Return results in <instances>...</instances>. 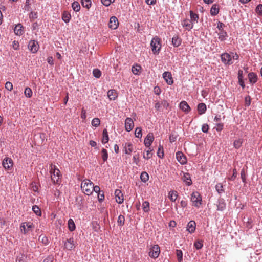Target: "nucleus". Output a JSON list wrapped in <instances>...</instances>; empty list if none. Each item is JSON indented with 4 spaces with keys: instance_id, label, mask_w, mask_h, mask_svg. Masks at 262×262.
<instances>
[{
    "instance_id": "nucleus-1",
    "label": "nucleus",
    "mask_w": 262,
    "mask_h": 262,
    "mask_svg": "<svg viewBox=\"0 0 262 262\" xmlns=\"http://www.w3.org/2000/svg\"><path fill=\"white\" fill-rule=\"evenodd\" d=\"M150 46L153 54L158 55L161 48V39L158 36L152 38L150 42Z\"/></svg>"
},
{
    "instance_id": "nucleus-2",
    "label": "nucleus",
    "mask_w": 262,
    "mask_h": 262,
    "mask_svg": "<svg viewBox=\"0 0 262 262\" xmlns=\"http://www.w3.org/2000/svg\"><path fill=\"white\" fill-rule=\"evenodd\" d=\"M93 183L89 180H85L82 182L81 187L83 192L86 195H91L93 192Z\"/></svg>"
},
{
    "instance_id": "nucleus-3",
    "label": "nucleus",
    "mask_w": 262,
    "mask_h": 262,
    "mask_svg": "<svg viewBox=\"0 0 262 262\" xmlns=\"http://www.w3.org/2000/svg\"><path fill=\"white\" fill-rule=\"evenodd\" d=\"M191 201L193 205L196 207H200L202 204V196L198 191L193 192L191 195Z\"/></svg>"
},
{
    "instance_id": "nucleus-4",
    "label": "nucleus",
    "mask_w": 262,
    "mask_h": 262,
    "mask_svg": "<svg viewBox=\"0 0 262 262\" xmlns=\"http://www.w3.org/2000/svg\"><path fill=\"white\" fill-rule=\"evenodd\" d=\"M51 179L54 183H57L59 178L60 172L58 168H56L55 165H53L52 164L51 165Z\"/></svg>"
},
{
    "instance_id": "nucleus-5",
    "label": "nucleus",
    "mask_w": 262,
    "mask_h": 262,
    "mask_svg": "<svg viewBox=\"0 0 262 262\" xmlns=\"http://www.w3.org/2000/svg\"><path fill=\"white\" fill-rule=\"evenodd\" d=\"M160 253V248L157 244L152 246L149 249L148 255L154 259L158 258Z\"/></svg>"
},
{
    "instance_id": "nucleus-6",
    "label": "nucleus",
    "mask_w": 262,
    "mask_h": 262,
    "mask_svg": "<svg viewBox=\"0 0 262 262\" xmlns=\"http://www.w3.org/2000/svg\"><path fill=\"white\" fill-rule=\"evenodd\" d=\"M221 60L225 64L231 65L233 63L232 57L230 54L228 53H224L221 56Z\"/></svg>"
},
{
    "instance_id": "nucleus-7",
    "label": "nucleus",
    "mask_w": 262,
    "mask_h": 262,
    "mask_svg": "<svg viewBox=\"0 0 262 262\" xmlns=\"http://www.w3.org/2000/svg\"><path fill=\"white\" fill-rule=\"evenodd\" d=\"M28 47L32 53H35L38 50L39 45L38 42L34 40H30L28 43Z\"/></svg>"
},
{
    "instance_id": "nucleus-8",
    "label": "nucleus",
    "mask_w": 262,
    "mask_h": 262,
    "mask_svg": "<svg viewBox=\"0 0 262 262\" xmlns=\"http://www.w3.org/2000/svg\"><path fill=\"white\" fill-rule=\"evenodd\" d=\"M2 165L6 170H10L13 165V160L8 157H6L3 161Z\"/></svg>"
},
{
    "instance_id": "nucleus-9",
    "label": "nucleus",
    "mask_w": 262,
    "mask_h": 262,
    "mask_svg": "<svg viewBox=\"0 0 262 262\" xmlns=\"http://www.w3.org/2000/svg\"><path fill=\"white\" fill-rule=\"evenodd\" d=\"M64 248L68 250H71L75 248L74 238L73 237L67 239L64 241Z\"/></svg>"
},
{
    "instance_id": "nucleus-10",
    "label": "nucleus",
    "mask_w": 262,
    "mask_h": 262,
    "mask_svg": "<svg viewBox=\"0 0 262 262\" xmlns=\"http://www.w3.org/2000/svg\"><path fill=\"white\" fill-rule=\"evenodd\" d=\"M134 126L133 119L131 118L127 117L125 121V128L127 132L131 131Z\"/></svg>"
},
{
    "instance_id": "nucleus-11",
    "label": "nucleus",
    "mask_w": 262,
    "mask_h": 262,
    "mask_svg": "<svg viewBox=\"0 0 262 262\" xmlns=\"http://www.w3.org/2000/svg\"><path fill=\"white\" fill-rule=\"evenodd\" d=\"M163 77L169 85H171L173 83L172 75L169 72H164L163 74Z\"/></svg>"
},
{
    "instance_id": "nucleus-12",
    "label": "nucleus",
    "mask_w": 262,
    "mask_h": 262,
    "mask_svg": "<svg viewBox=\"0 0 262 262\" xmlns=\"http://www.w3.org/2000/svg\"><path fill=\"white\" fill-rule=\"evenodd\" d=\"M118 20L116 17L112 16L108 23L109 27L112 29H116L118 26Z\"/></svg>"
},
{
    "instance_id": "nucleus-13",
    "label": "nucleus",
    "mask_w": 262,
    "mask_h": 262,
    "mask_svg": "<svg viewBox=\"0 0 262 262\" xmlns=\"http://www.w3.org/2000/svg\"><path fill=\"white\" fill-rule=\"evenodd\" d=\"M176 158L181 164L183 165L187 163L186 156L181 151L176 153Z\"/></svg>"
},
{
    "instance_id": "nucleus-14",
    "label": "nucleus",
    "mask_w": 262,
    "mask_h": 262,
    "mask_svg": "<svg viewBox=\"0 0 262 262\" xmlns=\"http://www.w3.org/2000/svg\"><path fill=\"white\" fill-rule=\"evenodd\" d=\"M115 196L116 202L119 204H122L123 202V194L121 190L116 189L115 191Z\"/></svg>"
},
{
    "instance_id": "nucleus-15",
    "label": "nucleus",
    "mask_w": 262,
    "mask_h": 262,
    "mask_svg": "<svg viewBox=\"0 0 262 262\" xmlns=\"http://www.w3.org/2000/svg\"><path fill=\"white\" fill-rule=\"evenodd\" d=\"M154 138L153 134L152 133H149L146 137L145 138L144 143L145 146L147 147H149L151 145L153 141H154Z\"/></svg>"
},
{
    "instance_id": "nucleus-16",
    "label": "nucleus",
    "mask_w": 262,
    "mask_h": 262,
    "mask_svg": "<svg viewBox=\"0 0 262 262\" xmlns=\"http://www.w3.org/2000/svg\"><path fill=\"white\" fill-rule=\"evenodd\" d=\"M226 203L224 199H219L216 204L217 210L218 211H223L226 208Z\"/></svg>"
},
{
    "instance_id": "nucleus-17",
    "label": "nucleus",
    "mask_w": 262,
    "mask_h": 262,
    "mask_svg": "<svg viewBox=\"0 0 262 262\" xmlns=\"http://www.w3.org/2000/svg\"><path fill=\"white\" fill-rule=\"evenodd\" d=\"M182 179L183 182L186 183V184L188 186H190L192 185V182L191 180L190 175L189 173H183V176H182Z\"/></svg>"
},
{
    "instance_id": "nucleus-18",
    "label": "nucleus",
    "mask_w": 262,
    "mask_h": 262,
    "mask_svg": "<svg viewBox=\"0 0 262 262\" xmlns=\"http://www.w3.org/2000/svg\"><path fill=\"white\" fill-rule=\"evenodd\" d=\"M180 108L185 113H188L190 111V107L185 101H182L179 104Z\"/></svg>"
},
{
    "instance_id": "nucleus-19",
    "label": "nucleus",
    "mask_w": 262,
    "mask_h": 262,
    "mask_svg": "<svg viewBox=\"0 0 262 262\" xmlns=\"http://www.w3.org/2000/svg\"><path fill=\"white\" fill-rule=\"evenodd\" d=\"M196 227V223L194 221H190L187 224V230L190 233H192L195 231Z\"/></svg>"
},
{
    "instance_id": "nucleus-20",
    "label": "nucleus",
    "mask_w": 262,
    "mask_h": 262,
    "mask_svg": "<svg viewBox=\"0 0 262 262\" xmlns=\"http://www.w3.org/2000/svg\"><path fill=\"white\" fill-rule=\"evenodd\" d=\"M133 150V145L131 143H126L124 146V152L125 154L130 155Z\"/></svg>"
},
{
    "instance_id": "nucleus-21",
    "label": "nucleus",
    "mask_w": 262,
    "mask_h": 262,
    "mask_svg": "<svg viewBox=\"0 0 262 262\" xmlns=\"http://www.w3.org/2000/svg\"><path fill=\"white\" fill-rule=\"evenodd\" d=\"M23 26L21 24L16 25L14 29V32L17 35H21L24 33Z\"/></svg>"
},
{
    "instance_id": "nucleus-22",
    "label": "nucleus",
    "mask_w": 262,
    "mask_h": 262,
    "mask_svg": "<svg viewBox=\"0 0 262 262\" xmlns=\"http://www.w3.org/2000/svg\"><path fill=\"white\" fill-rule=\"evenodd\" d=\"M182 42L181 38L178 35L174 36L172 38V43L174 47H178Z\"/></svg>"
},
{
    "instance_id": "nucleus-23",
    "label": "nucleus",
    "mask_w": 262,
    "mask_h": 262,
    "mask_svg": "<svg viewBox=\"0 0 262 262\" xmlns=\"http://www.w3.org/2000/svg\"><path fill=\"white\" fill-rule=\"evenodd\" d=\"M182 25L183 27H185L186 30H190L193 26L192 23H191L190 20L189 19H185L182 22Z\"/></svg>"
},
{
    "instance_id": "nucleus-24",
    "label": "nucleus",
    "mask_w": 262,
    "mask_h": 262,
    "mask_svg": "<svg viewBox=\"0 0 262 262\" xmlns=\"http://www.w3.org/2000/svg\"><path fill=\"white\" fill-rule=\"evenodd\" d=\"M218 38L221 41H225L228 37V34L226 31L223 30L217 32Z\"/></svg>"
},
{
    "instance_id": "nucleus-25",
    "label": "nucleus",
    "mask_w": 262,
    "mask_h": 262,
    "mask_svg": "<svg viewBox=\"0 0 262 262\" xmlns=\"http://www.w3.org/2000/svg\"><path fill=\"white\" fill-rule=\"evenodd\" d=\"M219 12V7L218 5L214 4H213L210 9V14L211 16H215Z\"/></svg>"
},
{
    "instance_id": "nucleus-26",
    "label": "nucleus",
    "mask_w": 262,
    "mask_h": 262,
    "mask_svg": "<svg viewBox=\"0 0 262 262\" xmlns=\"http://www.w3.org/2000/svg\"><path fill=\"white\" fill-rule=\"evenodd\" d=\"M107 96L110 100H114L117 97V93L115 90H110L107 92Z\"/></svg>"
},
{
    "instance_id": "nucleus-27",
    "label": "nucleus",
    "mask_w": 262,
    "mask_h": 262,
    "mask_svg": "<svg viewBox=\"0 0 262 262\" xmlns=\"http://www.w3.org/2000/svg\"><path fill=\"white\" fill-rule=\"evenodd\" d=\"M206 111V105L204 103H200L198 105V111L200 115H202L205 113Z\"/></svg>"
},
{
    "instance_id": "nucleus-28",
    "label": "nucleus",
    "mask_w": 262,
    "mask_h": 262,
    "mask_svg": "<svg viewBox=\"0 0 262 262\" xmlns=\"http://www.w3.org/2000/svg\"><path fill=\"white\" fill-rule=\"evenodd\" d=\"M178 192L174 190H170L168 193V198L172 201L174 202L178 197Z\"/></svg>"
},
{
    "instance_id": "nucleus-29",
    "label": "nucleus",
    "mask_w": 262,
    "mask_h": 262,
    "mask_svg": "<svg viewBox=\"0 0 262 262\" xmlns=\"http://www.w3.org/2000/svg\"><path fill=\"white\" fill-rule=\"evenodd\" d=\"M71 18V15L70 12L68 11H64L62 13V19L66 23L70 21Z\"/></svg>"
},
{
    "instance_id": "nucleus-30",
    "label": "nucleus",
    "mask_w": 262,
    "mask_h": 262,
    "mask_svg": "<svg viewBox=\"0 0 262 262\" xmlns=\"http://www.w3.org/2000/svg\"><path fill=\"white\" fill-rule=\"evenodd\" d=\"M248 78H249V82L253 84L257 82V76L255 73H254L253 72H251L248 74Z\"/></svg>"
},
{
    "instance_id": "nucleus-31",
    "label": "nucleus",
    "mask_w": 262,
    "mask_h": 262,
    "mask_svg": "<svg viewBox=\"0 0 262 262\" xmlns=\"http://www.w3.org/2000/svg\"><path fill=\"white\" fill-rule=\"evenodd\" d=\"M102 135H103V137L102 139V142L103 143H106L107 142H108L109 137H108L107 129L106 128L103 129Z\"/></svg>"
},
{
    "instance_id": "nucleus-32",
    "label": "nucleus",
    "mask_w": 262,
    "mask_h": 262,
    "mask_svg": "<svg viewBox=\"0 0 262 262\" xmlns=\"http://www.w3.org/2000/svg\"><path fill=\"white\" fill-rule=\"evenodd\" d=\"M68 228L70 231H73L75 230L76 226L74 222L72 219H70L68 222Z\"/></svg>"
},
{
    "instance_id": "nucleus-33",
    "label": "nucleus",
    "mask_w": 262,
    "mask_h": 262,
    "mask_svg": "<svg viewBox=\"0 0 262 262\" xmlns=\"http://www.w3.org/2000/svg\"><path fill=\"white\" fill-rule=\"evenodd\" d=\"M190 16L191 18V20L192 22H198L199 20V15L198 14L194 13L192 11H190Z\"/></svg>"
},
{
    "instance_id": "nucleus-34",
    "label": "nucleus",
    "mask_w": 262,
    "mask_h": 262,
    "mask_svg": "<svg viewBox=\"0 0 262 262\" xmlns=\"http://www.w3.org/2000/svg\"><path fill=\"white\" fill-rule=\"evenodd\" d=\"M38 240L45 245H47L49 244V239L48 237L43 234H41L39 236Z\"/></svg>"
},
{
    "instance_id": "nucleus-35",
    "label": "nucleus",
    "mask_w": 262,
    "mask_h": 262,
    "mask_svg": "<svg viewBox=\"0 0 262 262\" xmlns=\"http://www.w3.org/2000/svg\"><path fill=\"white\" fill-rule=\"evenodd\" d=\"M141 67L136 64L132 67V71L134 74L135 75H139V72L141 70Z\"/></svg>"
},
{
    "instance_id": "nucleus-36",
    "label": "nucleus",
    "mask_w": 262,
    "mask_h": 262,
    "mask_svg": "<svg viewBox=\"0 0 262 262\" xmlns=\"http://www.w3.org/2000/svg\"><path fill=\"white\" fill-rule=\"evenodd\" d=\"M81 5L83 7L89 9L92 5L91 0H81Z\"/></svg>"
},
{
    "instance_id": "nucleus-37",
    "label": "nucleus",
    "mask_w": 262,
    "mask_h": 262,
    "mask_svg": "<svg viewBox=\"0 0 262 262\" xmlns=\"http://www.w3.org/2000/svg\"><path fill=\"white\" fill-rule=\"evenodd\" d=\"M243 139H238L237 140H236L233 142V146L236 149L239 148L243 143Z\"/></svg>"
},
{
    "instance_id": "nucleus-38",
    "label": "nucleus",
    "mask_w": 262,
    "mask_h": 262,
    "mask_svg": "<svg viewBox=\"0 0 262 262\" xmlns=\"http://www.w3.org/2000/svg\"><path fill=\"white\" fill-rule=\"evenodd\" d=\"M72 7L73 10L75 12H79L80 10V4L77 1H75L72 4Z\"/></svg>"
},
{
    "instance_id": "nucleus-39",
    "label": "nucleus",
    "mask_w": 262,
    "mask_h": 262,
    "mask_svg": "<svg viewBox=\"0 0 262 262\" xmlns=\"http://www.w3.org/2000/svg\"><path fill=\"white\" fill-rule=\"evenodd\" d=\"M140 179L142 182L145 183L149 180V175L146 172H142L140 175Z\"/></svg>"
},
{
    "instance_id": "nucleus-40",
    "label": "nucleus",
    "mask_w": 262,
    "mask_h": 262,
    "mask_svg": "<svg viewBox=\"0 0 262 262\" xmlns=\"http://www.w3.org/2000/svg\"><path fill=\"white\" fill-rule=\"evenodd\" d=\"M142 208L145 212H148L149 211V203L148 201H144L142 203Z\"/></svg>"
},
{
    "instance_id": "nucleus-41",
    "label": "nucleus",
    "mask_w": 262,
    "mask_h": 262,
    "mask_svg": "<svg viewBox=\"0 0 262 262\" xmlns=\"http://www.w3.org/2000/svg\"><path fill=\"white\" fill-rule=\"evenodd\" d=\"M125 217L122 215H120L117 220V223L118 226H122L124 225Z\"/></svg>"
},
{
    "instance_id": "nucleus-42",
    "label": "nucleus",
    "mask_w": 262,
    "mask_h": 262,
    "mask_svg": "<svg viewBox=\"0 0 262 262\" xmlns=\"http://www.w3.org/2000/svg\"><path fill=\"white\" fill-rule=\"evenodd\" d=\"M33 211L38 216L41 215V211L39 207L37 205H34L32 207Z\"/></svg>"
},
{
    "instance_id": "nucleus-43",
    "label": "nucleus",
    "mask_w": 262,
    "mask_h": 262,
    "mask_svg": "<svg viewBox=\"0 0 262 262\" xmlns=\"http://www.w3.org/2000/svg\"><path fill=\"white\" fill-rule=\"evenodd\" d=\"M176 255L178 262H182L183 260V252L181 250H176Z\"/></svg>"
},
{
    "instance_id": "nucleus-44",
    "label": "nucleus",
    "mask_w": 262,
    "mask_h": 262,
    "mask_svg": "<svg viewBox=\"0 0 262 262\" xmlns=\"http://www.w3.org/2000/svg\"><path fill=\"white\" fill-rule=\"evenodd\" d=\"M101 156L104 162L107 161L108 158V154L106 149L103 148L101 150Z\"/></svg>"
},
{
    "instance_id": "nucleus-45",
    "label": "nucleus",
    "mask_w": 262,
    "mask_h": 262,
    "mask_svg": "<svg viewBox=\"0 0 262 262\" xmlns=\"http://www.w3.org/2000/svg\"><path fill=\"white\" fill-rule=\"evenodd\" d=\"M24 94L26 97L31 98L32 96V90L29 87L26 88L24 91Z\"/></svg>"
},
{
    "instance_id": "nucleus-46",
    "label": "nucleus",
    "mask_w": 262,
    "mask_h": 262,
    "mask_svg": "<svg viewBox=\"0 0 262 262\" xmlns=\"http://www.w3.org/2000/svg\"><path fill=\"white\" fill-rule=\"evenodd\" d=\"M135 135L138 138L142 137V129L141 127H137L135 130Z\"/></svg>"
},
{
    "instance_id": "nucleus-47",
    "label": "nucleus",
    "mask_w": 262,
    "mask_h": 262,
    "mask_svg": "<svg viewBox=\"0 0 262 262\" xmlns=\"http://www.w3.org/2000/svg\"><path fill=\"white\" fill-rule=\"evenodd\" d=\"M157 156L160 158H162L164 156L163 148V146L161 145H159L158 148Z\"/></svg>"
},
{
    "instance_id": "nucleus-48",
    "label": "nucleus",
    "mask_w": 262,
    "mask_h": 262,
    "mask_svg": "<svg viewBox=\"0 0 262 262\" xmlns=\"http://www.w3.org/2000/svg\"><path fill=\"white\" fill-rule=\"evenodd\" d=\"M223 186L221 183H217L215 186V189L217 191V192L219 194L222 193L224 191V189H223Z\"/></svg>"
},
{
    "instance_id": "nucleus-49",
    "label": "nucleus",
    "mask_w": 262,
    "mask_h": 262,
    "mask_svg": "<svg viewBox=\"0 0 262 262\" xmlns=\"http://www.w3.org/2000/svg\"><path fill=\"white\" fill-rule=\"evenodd\" d=\"M93 74L95 77L99 78L101 75V72L98 69H95L93 70Z\"/></svg>"
},
{
    "instance_id": "nucleus-50",
    "label": "nucleus",
    "mask_w": 262,
    "mask_h": 262,
    "mask_svg": "<svg viewBox=\"0 0 262 262\" xmlns=\"http://www.w3.org/2000/svg\"><path fill=\"white\" fill-rule=\"evenodd\" d=\"M100 124V120L98 118H94L92 121V125L95 127H98Z\"/></svg>"
},
{
    "instance_id": "nucleus-51",
    "label": "nucleus",
    "mask_w": 262,
    "mask_h": 262,
    "mask_svg": "<svg viewBox=\"0 0 262 262\" xmlns=\"http://www.w3.org/2000/svg\"><path fill=\"white\" fill-rule=\"evenodd\" d=\"M152 150H151L150 148H149L148 150L146 151V155L145 156L143 154V158L146 159L147 160L149 159L152 157V154L151 153Z\"/></svg>"
},
{
    "instance_id": "nucleus-52",
    "label": "nucleus",
    "mask_w": 262,
    "mask_h": 262,
    "mask_svg": "<svg viewBox=\"0 0 262 262\" xmlns=\"http://www.w3.org/2000/svg\"><path fill=\"white\" fill-rule=\"evenodd\" d=\"M26 222L22 223L20 225V229L21 231L23 232L24 234H26L28 232V230H27V228L26 229Z\"/></svg>"
},
{
    "instance_id": "nucleus-53",
    "label": "nucleus",
    "mask_w": 262,
    "mask_h": 262,
    "mask_svg": "<svg viewBox=\"0 0 262 262\" xmlns=\"http://www.w3.org/2000/svg\"><path fill=\"white\" fill-rule=\"evenodd\" d=\"M241 176L243 183H246V176L244 169H242L241 172Z\"/></svg>"
},
{
    "instance_id": "nucleus-54",
    "label": "nucleus",
    "mask_w": 262,
    "mask_h": 262,
    "mask_svg": "<svg viewBox=\"0 0 262 262\" xmlns=\"http://www.w3.org/2000/svg\"><path fill=\"white\" fill-rule=\"evenodd\" d=\"M194 246L197 250H199L201 249L203 247L202 242L198 241L194 243Z\"/></svg>"
},
{
    "instance_id": "nucleus-55",
    "label": "nucleus",
    "mask_w": 262,
    "mask_h": 262,
    "mask_svg": "<svg viewBox=\"0 0 262 262\" xmlns=\"http://www.w3.org/2000/svg\"><path fill=\"white\" fill-rule=\"evenodd\" d=\"M224 127V124L222 123H216V126L214 127V128L216 129L217 132H221L223 130Z\"/></svg>"
},
{
    "instance_id": "nucleus-56",
    "label": "nucleus",
    "mask_w": 262,
    "mask_h": 262,
    "mask_svg": "<svg viewBox=\"0 0 262 262\" xmlns=\"http://www.w3.org/2000/svg\"><path fill=\"white\" fill-rule=\"evenodd\" d=\"M30 2V0H26V1L24 9L27 11H31Z\"/></svg>"
},
{
    "instance_id": "nucleus-57",
    "label": "nucleus",
    "mask_w": 262,
    "mask_h": 262,
    "mask_svg": "<svg viewBox=\"0 0 262 262\" xmlns=\"http://www.w3.org/2000/svg\"><path fill=\"white\" fill-rule=\"evenodd\" d=\"M5 87L7 90L11 91L13 89V84L11 82L7 81L5 83Z\"/></svg>"
},
{
    "instance_id": "nucleus-58",
    "label": "nucleus",
    "mask_w": 262,
    "mask_h": 262,
    "mask_svg": "<svg viewBox=\"0 0 262 262\" xmlns=\"http://www.w3.org/2000/svg\"><path fill=\"white\" fill-rule=\"evenodd\" d=\"M255 10L258 15L262 16V4L258 5L256 7Z\"/></svg>"
},
{
    "instance_id": "nucleus-59",
    "label": "nucleus",
    "mask_w": 262,
    "mask_h": 262,
    "mask_svg": "<svg viewBox=\"0 0 262 262\" xmlns=\"http://www.w3.org/2000/svg\"><path fill=\"white\" fill-rule=\"evenodd\" d=\"M101 3L105 6H110L112 3L115 2V0H101Z\"/></svg>"
},
{
    "instance_id": "nucleus-60",
    "label": "nucleus",
    "mask_w": 262,
    "mask_h": 262,
    "mask_svg": "<svg viewBox=\"0 0 262 262\" xmlns=\"http://www.w3.org/2000/svg\"><path fill=\"white\" fill-rule=\"evenodd\" d=\"M133 160L134 163L135 164L138 165V163L139 162V154L134 155L133 156Z\"/></svg>"
},
{
    "instance_id": "nucleus-61",
    "label": "nucleus",
    "mask_w": 262,
    "mask_h": 262,
    "mask_svg": "<svg viewBox=\"0 0 262 262\" xmlns=\"http://www.w3.org/2000/svg\"><path fill=\"white\" fill-rule=\"evenodd\" d=\"M225 27V25L220 21H219L217 24V28L219 30V31H222L224 30V27Z\"/></svg>"
},
{
    "instance_id": "nucleus-62",
    "label": "nucleus",
    "mask_w": 262,
    "mask_h": 262,
    "mask_svg": "<svg viewBox=\"0 0 262 262\" xmlns=\"http://www.w3.org/2000/svg\"><path fill=\"white\" fill-rule=\"evenodd\" d=\"M19 47V42L18 41L14 40L13 41L12 47L14 50H18Z\"/></svg>"
},
{
    "instance_id": "nucleus-63",
    "label": "nucleus",
    "mask_w": 262,
    "mask_h": 262,
    "mask_svg": "<svg viewBox=\"0 0 262 262\" xmlns=\"http://www.w3.org/2000/svg\"><path fill=\"white\" fill-rule=\"evenodd\" d=\"M245 105L247 106H249L251 104V98L249 96H247L245 98Z\"/></svg>"
},
{
    "instance_id": "nucleus-64",
    "label": "nucleus",
    "mask_w": 262,
    "mask_h": 262,
    "mask_svg": "<svg viewBox=\"0 0 262 262\" xmlns=\"http://www.w3.org/2000/svg\"><path fill=\"white\" fill-rule=\"evenodd\" d=\"M209 129V126L207 124H204L202 126V130L204 133H207Z\"/></svg>"
}]
</instances>
